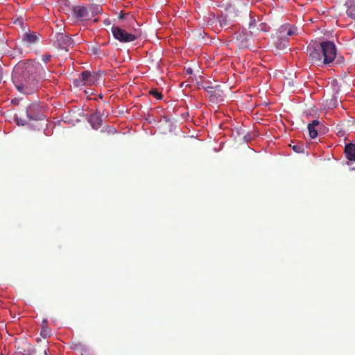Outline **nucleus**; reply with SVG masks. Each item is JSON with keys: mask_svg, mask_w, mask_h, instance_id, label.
Masks as SVG:
<instances>
[{"mask_svg": "<svg viewBox=\"0 0 355 355\" xmlns=\"http://www.w3.org/2000/svg\"><path fill=\"white\" fill-rule=\"evenodd\" d=\"M41 71L44 69L38 62H29L15 67L12 81L16 89L26 95L36 92L39 88L37 74Z\"/></svg>", "mask_w": 355, "mask_h": 355, "instance_id": "f257e3e1", "label": "nucleus"}, {"mask_svg": "<svg viewBox=\"0 0 355 355\" xmlns=\"http://www.w3.org/2000/svg\"><path fill=\"white\" fill-rule=\"evenodd\" d=\"M309 60L313 64L321 66L331 63L336 55V48L334 42H322L316 46H309Z\"/></svg>", "mask_w": 355, "mask_h": 355, "instance_id": "f03ea898", "label": "nucleus"}, {"mask_svg": "<svg viewBox=\"0 0 355 355\" xmlns=\"http://www.w3.org/2000/svg\"><path fill=\"white\" fill-rule=\"evenodd\" d=\"M297 28L289 24L282 26L277 33V40L275 42V46L279 49H284L288 46V36L295 35Z\"/></svg>", "mask_w": 355, "mask_h": 355, "instance_id": "7ed1b4c3", "label": "nucleus"}, {"mask_svg": "<svg viewBox=\"0 0 355 355\" xmlns=\"http://www.w3.org/2000/svg\"><path fill=\"white\" fill-rule=\"evenodd\" d=\"M101 77V75L94 73H91L89 71H83L79 78L73 81V85L76 87H80L83 85H92L95 84Z\"/></svg>", "mask_w": 355, "mask_h": 355, "instance_id": "20e7f679", "label": "nucleus"}, {"mask_svg": "<svg viewBox=\"0 0 355 355\" xmlns=\"http://www.w3.org/2000/svg\"><path fill=\"white\" fill-rule=\"evenodd\" d=\"M112 33L114 38L121 42H130L138 38L137 35L128 33L126 31L118 26H113Z\"/></svg>", "mask_w": 355, "mask_h": 355, "instance_id": "39448f33", "label": "nucleus"}, {"mask_svg": "<svg viewBox=\"0 0 355 355\" xmlns=\"http://www.w3.org/2000/svg\"><path fill=\"white\" fill-rule=\"evenodd\" d=\"M55 44L57 46L61 49H64L66 51H69V47H72L74 44L73 40L69 36L58 33L55 35Z\"/></svg>", "mask_w": 355, "mask_h": 355, "instance_id": "423d86ee", "label": "nucleus"}, {"mask_svg": "<svg viewBox=\"0 0 355 355\" xmlns=\"http://www.w3.org/2000/svg\"><path fill=\"white\" fill-rule=\"evenodd\" d=\"M72 15L78 21H87L90 19V14L87 7L75 6L72 9Z\"/></svg>", "mask_w": 355, "mask_h": 355, "instance_id": "0eeeda50", "label": "nucleus"}, {"mask_svg": "<svg viewBox=\"0 0 355 355\" xmlns=\"http://www.w3.org/2000/svg\"><path fill=\"white\" fill-rule=\"evenodd\" d=\"M232 15H227L223 12L219 17H217V21L221 28H230L233 26L234 20L232 19Z\"/></svg>", "mask_w": 355, "mask_h": 355, "instance_id": "6e6552de", "label": "nucleus"}, {"mask_svg": "<svg viewBox=\"0 0 355 355\" xmlns=\"http://www.w3.org/2000/svg\"><path fill=\"white\" fill-rule=\"evenodd\" d=\"M88 122L94 130H98L102 125L103 122L101 113L96 110L89 116Z\"/></svg>", "mask_w": 355, "mask_h": 355, "instance_id": "1a4fd4ad", "label": "nucleus"}, {"mask_svg": "<svg viewBox=\"0 0 355 355\" xmlns=\"http://www.w3.org/2000/svg\"><path fill=\"white\" fill-rule=\"evenodd\" d=\"M251 33L246 31H241L236 35V40L241 42V45L243 47H248L249 46V41L251 37Z\"/></svg>", "mask_w": 355, "mask_h": 355, "instance_id": "9d476101", "label": "nucleus"}, {"mask_svg": "<svg viewBox=\"0 0 355 355\" xmlns=\"http://www.w3.org/2000/svg\"><path fill=\"white\" fill-rule=\"evenodd\" d=\"M344 152L347 159L355 161V144L352 143L347 144Z\"/></svg>", "mask_w": 355, "mask_h": 355, "instance_id": "9b49d317", "label": "nucleus"}, {"mask_svg": "<svg viewBox=\"0 0 355 355\" xmlns=\"http://www.w3.org/2000/svg\"><path fill=\"white\" fill-rule=\"evenodd\" d=\"M345 6L347 8L346 13L348 17L355 20V1L354 0H348L345 2Z\"/></svg>", "mask_w": 355, "mask_h": 355, "instance_id": "f8f14e48", "label": "nucleus"}, {"mask_svg": "<svg viewBox=\"0 0 355 355\" xmlns=\"http://www.w3.org/2000/svg\"><path fill=\"white\" fill-rule=\"evenodd\" d=\"M219 86L216 87H210L207 90L208 94H209V96L212 101H218L220 100L222 96L219 94L220 90L218 89Z\"/></svg>", "mask_w": 355, "mask_h": 355, "instance_id": "ddd939ff", "label": "nucleus"}, {"mask_svg": "<svg viewBox=\"0 0 355 355\" xmlns=\"http://www.w3.org/2000/svg\"><path fill=\"white\" fill-rule=\"evenodd\" d=\"M319 125V121L317 120H313L312 123L308 125V130L309 136L311 139H314L318 135V131L315 130V126Z\"/></svg>", "mask_w": 355, "mask_h": 355, "instance_id": "4468645a", "label": "nucleus"}, {"mask_svg": "<svg viewBox=\"0 0 355 355\" xmlns=\"http://www.w3.org/2000/svg\"><path fill=\"white\" fill-rule=\"evenodd\" d=\"M89 14H90V19L98 14L101 13L102 10V8L100 6L98 5H90L88 7Z\"/></svg>", "mask_w": 355, "mask_h": 355, "instance_id": "2eb2a0df", "label": "nucleus"}, {"mask_svg": "<svg viewBox=\"0 0 355 355\" xmlns=\"http://www.w3.org/2000/svg\"><path fill=\"white\" fill-rule=\"evenodd\" d=\"M225 14L227 15H232V19L235 21L236 17L238 16V10L232 5L227 6L225 10Z\"/></svg>", "mask_w": 355, "mask_h": 355, "instance_id": "dca6fc26", "label": "nucleus"}, {"mask_svg": "<svg viewBox=\"0 0 355 355\" xmlns=\"http://www.w3.org/2000/svg\"><path fill=\"white\" fill-rule=\"evenodd\" d=\"M24 40L26 41L29 44H33L38 40V37L35 34H26Z\"/></svg>", "mask_w": 355, "mask_h": 355, "instance_id": "f3484780", "label": "nucleus"}, {"mask_svg": "<svg viewBox=\"0 0 355 355\" xmlns=\"http://www.w3.org/2000/svg\"><path fill=\"white\" fill-rule=\"evenodd\" d=\"M40 335L43 338H47L49 337L51 335V330L46 325H42V328L40 332Z\"/></svg>", "mask_w": 355, "mask_h": 355, "instance_id": "a211bd4d", "label": "nucleus"}, {"mask_svg": "<svg viewBox=\"0 0 355 355\" xmlns=\"http://www.w3.org/2000/svg\"><path fill=\"white\" fill-rule=\"evenodd\" d=\"M290 146H291L292 149L297 153H303L304 150V148L302 144H296L293 145L291 144Z\"/></svg>", "mask_w": 355, "mask_h": 355, "instance_id": "6ab92c4d", "label": "nucleus"}, {"mask_svg": "<svg viewBox=\"0 0 355 355\" xmlns=\"http://www.w3.org/2000/svg\"><path fill=\"white\" fill-rule=\"evenodd\" d=\"M249 16L250 17V21L249 23V29H250V33H251V35H252L253 33H254L256 32L254 30V28L256 27V20H255V19L252 17L250 15H249Z\"/></svg>", "mask_w": 355, "mask_h": 355, "instance_id": "aec40b11", "label": "nucleus"}, {"mask_svg": "<svg viewBox=\"0 0 355 355\" xmlns=\"http://www.w3.org/2000/svg\"><path fill=\"white\" fill-rule=\"evenodd\" d=\"M149 94H150L151 96H153L155 98H156L157 99H162L163 96L161 92H159L158 91V89H151L149 91Z\"/></svg>", "mask_w": 355, "mask_h": 355, "instance_id": "412c9836", "label": "nucleus"}, {"mask_svg": "<svg viewBox=\"0 0 355 355\" xmlns=\"http://www.w3.org/2000/svg\"><path fill=\"white\" fill-rule=\"evenodd\" d=\"M32 110V107H29L28 108V110H26V113H27V116L30 119H35V120H42L43 119V116L42 114L40 115H38L37 116H33L31 114V112Z\"/></svg>", "mask_w": 355, "mask_h": 355, "instance_id": "4be33fe9", "label": "nucleus"}, {"mask_svg": "<svg viewBox=\"0 0 355 355\" xmlns=\"http://www.w3.org/2000/svg\"><path fill=\"white\" fill-rule=\"evenodd\" d=\"M51 58V55H44L42 56V59L44 63H47Z\"/></svg>", "mask_w": 355, "mask_h": 355, "instance_id": "5701e85b", "label": "nucleus"}, {"mask_svg": "<svg viewBox=\"0 0 355 355\" xmlns=\"http://www.w3.org/2000/svg\"><path fill=\"white\" fill-rule=\"evenodd\" d=\"M128 13H123L122 12H120V15L119 16V19H124L125 18L126 15H128Z\"/></svg>", "mask_w": 355, "mask_h": 355, "instance_id": "b1692460", "label": "nucleus"}, {"mask_svg": "<svg viewBox=\"0 0 355 355\" xmlns=\"http://www.w3.org/2000/svg\"><path fill=\"white\" fill-rule=\"evenodd\" d=\"M47 352H48V349H45V350H44V355H48V353H47Z\"/></svg>", "mask_w": 355, "mask_h": 355, "instance_id": "393cba45", "label": "nucleus"}]
</instances>
